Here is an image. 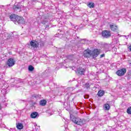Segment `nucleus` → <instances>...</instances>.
<instances>
[{
	"label": "nucleus",
	"mask_w": 131,
	"mask_h": 131,
	"mask_svg": "<svg viewBox=\"0 0 131 131\" xmlns=\"http://www.w3.org/2000/svg\"><path fill=\"white\" fill-rule=\"evenodd\" d=\"M9 18L11 21H12L14 24H25V20L22 17L15 14H11Z\"/></svg>",
	"instance_id": "1"
},
{
	"label": "nucleus",
	"mask_w": 131,
	"mask_h": 131,
	"mask_svg": "<svg viewBox=\"0 0 131 131\" xmlns=\"http://www.w3.org/2000/svg\"><path fill=\"white\" fill-rule=\"evenodd\" d=\"M70 119L73 122L76 123V124H77L78 125H80L81 126L85 123L84 120L79 118L75 117L74 116L71 117V116H70Z\"/></svg>",
	"instance_id": "2"
},
{
	"label": "nucleus",
	"mask_w": 131,
	"mask_h": 131,
	"mask_svg": "<svg viewBox=\"0 0 131 131\" xmlns=\"http://www.w3.org/2000/svg\"><path fill=\"white\" fill-rule=\"evenodd\" d=\"M102 35L104 38H109L111 36V33L108 30H104L102 31Z\"/></svg>",
	"instance_id": "3"
},
{
	"label": "nucleus",
	"mask_w": 131,
	"mask_h": 131,
	"mask_svg": "<svg viewBox=\"0 0 131 131\" xmlns=\"http://www.w3.org/2000/svg\"><path fill=\"white\" fill-rule=\"evenodd\" d=\"M116 73L118 76H123V75L126 73V69L123 68L117 71Z\"/></svg>",
	"instance_id": "4"
},
{
	"label": "nucleus",
	"mask_w": 131,
	"mask_h": 131,
	"mask_svg": "<svg viewBox=\"0 0 131 131\" xmlns=\"http://www.w3.org/2000/svg\"><path fill=\"white\" fill-rule=\"evenodd\" d=\"M30 45L33 49V50H35V49H37L38 47V42L36 40H32L30 42Z\"/></svg>",
	"instance_id": "5"
},
{
	"label": "nucleus",
	"mask_w": 131,
	"mask_h": 131,
	"mask_svg": "<svg viewBox=\"0 0 131 131\" xmlns=\"http://www.w3.org/2000/svg\"><path fill=\"white\" fill-rule=\"evenodd\" d=\"M92 54H93V51L90 50H86L84 51L83 56L85 58H90V57L92 56Z\"/></svg>",
	"instance_id": "6"
},
{
	"label": "nucleus",
	"mask_w": 131,
	"mask_h": 131,
	"mask_svg": "<svg viewBox=\"0 0 131 131\" xmlns=\"http://www.w3.org/2000/svg\"><path fill=\"white\" fill-rule=\"evenodd\" d=\"M15 62L16 61H15V59L14 58H9L7 61V65L9 67H13V66L15 65Z\"/></svg>",
	"instance_id": "7"
},
{
	"label": "nucleus",
	"mask_w": 131,
	"mask_h": 131,
	"mask_svg": "<svg viewBox=\"0 0 131 131\" xmlns=\"http://www.w3.org/2000/svg\"><path fill=\"white\" fill-rule=\"evenodd\" d=\"M35 4H36V2L35 1H30L29 0L28 5H27V8L29 9H32L33 7L35 5Z\"/></svg>",
	"instance_id": "8"
},
{
	"label": "nucleus",
	"mask_w": 131,
	"mask_h": 131,
	"mask_svg": "<svg viewBox=\"0 0 131 131\" xmlns=\"http://www.w3.org/2000/svg\"><path fill=\"white\" fill-rule=\"evenodd\" d=\"M99 55H100V51H99V50L95 49L92 51V56L93 58H97Z\"/></svg>",
	"instance_id": "9"
},
{
	"label": "nucleus",
	"mask_w": 131,
	"mask_h": 131,
	"mask_svg": "<svg viewBox=\"0 0 131 131\" xmlns=\"http://www.w3.org/2000/svg\"><path fill=\"white\" fill-rule=\"evenodd\" d=\"M84 69L79 67L77 69L76 72L77 74H79V75H82L84 74Z\"/></svg>",
	"instance_id": "10"
},
{
	"label": "nucleus",
	"mask_w": 131,
	"mask_h": 131,
	"mask_svg": "<svg viewBox=\"0 0 131 131\" xmlns=\"http://www.w3.org/2000/svg\"><path fill=\"white\" fill-rule=\"evenodd\" d=\"M13 9L14 11H19V12H20V11H21V6L20 5V4H18L16 5L13 6Z\"/></svg>",
	"instance_id": "11"
},
{
	"label": "nucleus",
	"mask_w": 131,
	"mask_h": 131,
	"mask_svg": "<svg viewBox=\"0 0 131 131\" xmlns=\"http://www.w3.org/2000/svg\"><path fill=\"white\" fill-rule=\"evenodd\" d=\"M110 27L112 31H117V30H118V27L114 24L110 25Z\"/></svg>",
	"instance_id": "12"
},
{
	"label": "nucleus",
	"mask_w": 131,
	"mask_h": 131,
	"mask_svg": "<svg viewBox=\"0 0 131 131\" xmlns=\"http://www.w3.org/2000/svg\"><path fill=\"white\" fill-rule=\"evenodd\" d=\"M37 116H38V113L36 112H33L31 114V118H36Z\"/></svg>",
	"instance_id": "13"
},
{
	"label": "nucleus",
	"mask_w": 131,
	"mask_h": 131,
	"mask_svg": "<svg viewBox=\"0 0 131 131\" xmlns=\"http://www.w3.org/2000/svg\"><path fill=\"white\" fill-rule=\"evenodd\" d=\"M104 94H105V92L104 91L100 90L98 92V97H103L104 96Z\"/></svg>",
	"instance_id": "14"
},
{
	"label": "nucleus",
	"mask_w": 131,
	"mask_h": 131,
	"mask_svg": "<svg viewBox=\"0 0 131 131\" xmlns=\"http://www.w3.org/2000/svg\"><path fill=\"white\" fill-rule=\"evenodd\" d=\"M39 105L40 106H46V105H47V101L45 100H41L39 102Z\"/></svg>",
	"instance_id": "15"
},
{
	"label": "nucleus",
	"mask_w": 131,
	"mask_h": 131,
	"mask_svg": "<svg viewBox=\"0 0 131 131\" xmlns=\"http://www.w3.org/2000/svg\"><path fill=\"white\" fill-rule=\"evenodd\" d=\"M16 127L18 129H22V128H23V124L22 123L16 124Z\"/></svg>",
	"instance_id": "16"
},
{
	"label": "nucleus",
	"mask_w": 131,
	"mask_h": 131,
	"mask_svg": "<svg viewBox=\"0 0 131 131\" xmlns=\"http://www.w3.org/2000/svg\"><path fill=\"white\" fill-rule=\"evenodd\" d=\"M32 98H35L37 100H38V99H40L41 97L40 95H36V94H34L32 95Z\"/></svg>",
	"instance_id": "17"
},
{
	"label": "nucleus",
	"mask_w": 131,
	"mask_h": 131,
	"mask_svg": "<svg viewBox=\"0 0 131 131\" xmlns=\"http://www.w3.org/2000/svg\"><path fill=\"white\" fill-rule=\"evenodd\" d=\"M88 7H89L90 8H95V3L93 2H90L88 5Z\"/></svg>",
	"instance_id": "18"
},
{
	"label": "nucleus",
	"mask_w": 131,
	"mask_h": 131,
	"mask_svg": "<svg viewBox=\"0 0 131 131\" xmlns=\"http://www.w3.org/2000/svg\"><path fill=\"white\" fill-rule=\"evenodd\" d=\"M103 107L105 110H109L110 109V105L109 104H105L104 105Z\"/></svg>",
	"instance_id": "19"
},
{
	"label": "nucleus",
	"mask_w": 131,
	"mask_h": 131,
	"mask_svg": "<svg viewBox=\"0 0 131 131\" xmlns=\"http://www.w3.org/2000/svg\"><path fill=\"white\" fill-rule=\"evenodd\" d=\"M86 39H81L80 41V43L78 44V46H81V45H84L85 43Z\"/></svg>",
	"instance_id": "20"
},
{
	"label": "nucleus",
	"mask_w": 131,
	"mask_h": 131,
	"mask_svg": "<svg viewBox=\"0 0 131 131\" xmlns=\"http://www.w3.org/2000/svg\"><path fill=\"white\" fill-rule=\"evenodd\" d=\"M38 46H40V47H43L45 46V42L43 41H40L38 43Z\"/></svg>",
	"instance_id": "21"
},
{
	"label": "nucleus",
	"mask_w": 131,
	"mask_h": 131,
	"mask_svg": "<svg viewBox=\"0 0 131 131\" xmlns=\"http://www.w3.org/2000/svg\"><path fill=\"white\" fill-rule=\"evenodd\" d=\"M127 76L128 77L127 79H130V78H131V71H129L128 72Z\"/></svg>",
	"instance_id": "22"
},
{
	"label": "nucleus",
	"mask_w": 131,
	"mask_h": 131,
	"mask_svg": "<svg viewBox=\"0 0 131 131\" xmlns=\"http://www.w3.org/2000/svg\"><path fill=\"white\" fill-rule=\"evenodd\" d=\"M28 69L29 71H33L34 70V68L32 66H30Z\"/></svg>",
	"instance_id": "23"
},
{
	"label": "nucleus",
	"mask_w": 131,
	"mask_h": 131,
	"mask_svg": "<svg viewBox=\"0 0 131 131\" xmlns=\"http://www.w3.org/2000/svg\"><path fill=\"white\" fill-rule=\"evenodd\" d=\"M127 113L131 114V106L129 107L127 110Z\"/></svg>",
	"instance_id": "24"
},
{
	"label": "nucleus",
	"mask_w": 131,
	"mask_h": 131,
	"mask_svg": "<svg viewBox=\"0 0 131 131\" xmlns=\"http://www.w3.org/2000/svg\"><path fill=\"white\" fill-rule=\"evenodd\" d=\"M90 86H91V85H90L89 83L87 82L85 84V88H86L87 89H90Z\"/></svg>",
	"instance_id": "25"
},
{
	"label": "nucleus",
	"mask_w": 131,
	"mask_h": 131,
	"mask_svg": "<svg viewBox=\"0 0 131 131\" xmlns=\"http://www.w3.org/2000/svg\"><path fill=\"white\" fill-rule=\"evenodd\" d=\"M69 59H70V60L73 61V60H74V55H71L69 56Z\"/></svg>",
	"instance_id": "26"
},
{
	"label": "nucleus",
	"mask_w": 131,
	"mask_h": 131,
	"mask_svg": "<svg viewBox=\"0 0 131 131\" xmlns=\"http://www.w3.org/2000/svg\"><path fill=\"white\" fill-rule=\"evenodd\" d=\"M109 47H110V45L105 44V48H106L108 50V49H109Z\"/></svg>",
	"instance_id": "27"
},
{
	"label": "nucleus",
	"mask_w": 131,
	"mask_h": 131,
	"mask_svg": "<svg viewBox=\"0 0 131 131\" xmlns=\"http://www.w3.org/2000/svg\"><path fill=\"white\" fill-rule=\"evenodd\" d=\"M114 41H115L116 43H118L119 42L118 39L117 38L114 39Z\"/></svg>",
	"instance_id": "28"
},
{
	"label": "nucleus",
	"mask_w": 131,
	"mask_h": 131,
	"mask_svg": "<svg viewBox=\"0 0 131 131\" xmlns=\"http://www.w3.org/2000/svg\"><path fill=\"white\" fill-rule=\"evenodd\" d=\"M89 97L90 96L88 95H85L84 96V99H89Z\"/></svg>",
	"instance_id": "29"
},
{
	"label": "nucleus",
	"mask_w": 131,
	"mask_h": 131,
	"mask_svg": "<svg viewBox=\"0 0 131 131\" xmlns=\"http://www.w3.org/2000/svg\"><path fill=\"white\" fill-rule=\"evenodd\" d=\"M103 57H105V54L103 53V54L100 55V58H103Z\"/></svg>",
	"instance_id": "30"
},
{
	"label": "nucleus",
	"mask_w": 131,
	"mask_h": 131,
	"mask_svg": "<svg viewBox=\"0 0 131 131\" xmlns=\"http://www.w3.org/2000/svg\"><path fill=\"white\" fill-rule=\"evenodd\" d=\"M36 2H37L38 3H41V0H36Z\"/></svg>",
	"instance_id": "31"
},
{
	"label": "nucleus",
	"mask_w": 131,
	"mask_h": 131,
	"mask_svg": "<svg viewBox=\"0 0 131 131\" xmlns=\"http://www.w3.org/2000/svg\"><path fill=\"white\" fill-rule=\"evenodd\" d=\"M128 50H129L130 52H131V46H129V47H128Z\"/></svg>",
	"instance_id": "32"
},
{
	"label": "nucleus",
	"mask_w": 131,
	"mask_h": 131,
	"mask_svg": "<svg viewBox=\"0 0 131 131\" xmlns=\"http://www.w3.org/2000/svg\"><path fill=\"white\" fill-rule=\"evenodd\" d=\"M9 130H10V131H13V130H14V129L10 128V129Z\"/></svg>",
	"instance_id": "33"
},
{
	"label": "nucleus",
	"mask_w": 131,
	"mask_h": 131,
	"mask_svg": "<svg viewBox=\"0 0 131 131\" xmlns=\"http://www.w3.org/2000/svg\"><path fill=\"white\" fill-rule=\"evenodd\" d=\"M128 37H131V33H130V34H129V35H128Z\"/></svg>",
	"instance_id": "34"
},
{
	"label": "nucleus",
	"mask_w": 131,
	"mask_h": 131,
	"mask_svg": "<svg viewBox=\"0 0 131 131\" xmlns=\"http://www.w3.org/2000/svg\"><path fill=\"white\" fill-rule=\"evenodd\" d=\"M0 110H2V106H1V104H0Z\"/></svg>",
	"instance_id": "35"
},
{
	"label": "nucleus",
	"mask_w": 131,
	"mask_h": 131,
	"mask_svg": "<svg viewBox=\"0 0 131 131\" xmlns=\"http://www.w3.org/2000/svg\"><path fill=\"white\" fill-rule=\"evenodd\" d=\"M13 81H15V79H13Z\"/></svg>",
	"instance_id": "36"
},
{
	"label": "nucleus",
	"mask_w": 131,
	"mask_h": 131,
	"mask_svg": "<svg viewBox=\"0 0 131 131\" xmlns=\"http://www.w3.org/2000/svg\"><path fill=\"white\" fill-rule=\"evenodd\" d=\"M23 102H24V100H23Z\"/></svg>",
	"instance_id": "37"
},
{
	"label": "nucleus",
	"mask_w": 131,
	"mask_h": 131,
	"mask_svg": "<svg viewBox=\"0 0 131 131\" xmlns=\"http://www.w3.org/2000/svg\"><path fill=\"white\" fill-rule=\"evenodd\" d=\"M125 36V37H126V36Z\"/></svg>",
	"instance_id": "38"
},
{
	"label": "nucleus",
	"mask_w": 131,
	"mask_h": 131,
	"mask_svg": "<svg viewBox=\"0 0 131 131\" xmlns=\"http://www.w3.org/2000/svg\"><path fill=\"white\" fill-rule=\"evenodd\" d=\"M125 36V37H126V36Z\"/></svg>",
	"instance_id": "39"
}]
</instances>
